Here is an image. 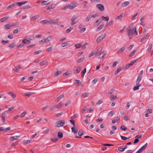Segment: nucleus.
Returning a JSON list of instances; mask_svg holds the SVG:
<instances>
[{"mask_svg": "<svg viewBox=\"0 0 153 153\" xmlns=\"http://www.w3.org/2000/svg\"><path fill=\"white\" fill-rule=\"evenodd\" d=\"M27 2V1H23L22 2H17V3H16V5H19V6H21L22 5L25 4Z\"/></svg>", "mask_w": 153, "mask_h": 153, "instance_id": "nucleus-12", "label": "nucleus"}, {"mask_svg": "<svg viewBox=\"0 0 153 153\" xmlns=\"http://www.w3.org/2000/svg\"><path fill=\"white\" fill-rule=\"evenodd\" d=\"M56 106L57 108H59L62 107V104L61 103V102H60Z\"/></svg>", "mask_w": 153, "mask_h": 153, "instance_id": "nucleus-40", "label": "nucleus"}, {"mask_svg": "<svg viewBox=\"0 0 153 153\" xmlns=\"http://www.w3.org/2000/svg\"><path fill=\"white\" fill-rule=\"evenodd\" d=\"M8 18V17L6 16L3 17L0 19V22H3L6 21L7 19Z\"/></svg>", "mask_w": 153, "mask_h": 153, "instance_id": "nucleus-19", "label": "nucleus"}, {"mask_svg": "<svg viewBox=\"0 0 153 153\" xmlns=\"http://www.w3.org/2000/svg\"><path fill=\"white\" fill-rule=\"evenodd\" d=\"M86 72V68H85L84 69L82 72V77H83L84 75L85 74Z\"/></svg>", "mask_w": 153, "mask_h": 153, "instance_id": "nucleus-48", "label": "nucleus"}, {"mask_svg": "<svg viewBox=\"0 0 153 153\" xmlns=\"http://www.w3.org/2000/svg\"><path fill=\"white\" fill-rule=\"evenodd\" d=\"M101 22V20L100 19H98L97 21L94 22V25H99Z\"/></svg>", "mask_w": 153, "mask_h": 153, "instance_id": "nucleus-25", "label": "nucleus"}, {"mask_svg": "<svg viewBox=\"0 0 153 153\" xmlns=\"http://www.w3.org/2000/svg\"><path fill=\"white\" fill-rule=\"evenodd\" d=\"M106 51H104L101 53L99 54V59H102L106 54Z\"/></svg>", "mask_w": 153, "mask_h": 153, "instance_id": "nucleus-6", "label": "nucleus"}, {"mask_svg": "<svg viewBox=\"0 0 153 153\" xmlns=\"http://www.w3.org/2000/svg\"><path fill=\"white\" fill-rule=\"evenodd\" d=\"M137 85L134 86L133 88V90L134 91L138 90L139 89V87L141 85V84L139 83H137Z\"/></svg>", "mask_w": 153, "mask_h": 153, "instance_id": "nucleus-13", "label": "nucleus"}, {"mask_svg": "<svg viewBox=\"0 0 153 153\" xmlns=\"http://www.w3.org/2000/svg\"><path fill=\"white\" fill-rule=\"evenodd\" d=\"M49 3H50L48 2V1H43L42 2L41 5H46L49 4Z\"/></svg>", "mask_w": 153, "mask_h": 153, "instance_id": "nucleus-23", "label": "nucleus"}, {"mask_svg": "<svg viewBox=\"0 0 153 153\" xmlns=\"http://www.w3.org/2000/svg\"><path fill=\"white\" fill-rule=\"evenodd\" d=\"M9 41L8 40L4 41V40H2L1 41V43H2L3 45L5 44H6L8 43Z\"/></svg>", "mask_w": 153, "mask_h": 153, "instance_id": "nucleus-57", "label": "nucleus"}, {"mask_svg": "<svg viewBox=\"0 0 153 153\" xmlns=\"http://www.w3.org/2000/svg\"><path fill=\"white\" fill-rule=\"evenodd\" d=\"M6 29H8L10 28L9 24H6L4 25Z\"/></svg>", "mask_w": 153, "mask_h": 153, "instance_id": "nucleus-54", "label": "nucleus"}, {"mask_svg": "<svg viewBox=\"0 0 153 153\" xmlns=\"http://www.w3.org/2000/svg\"><path fill=\"white\" fill-rule=\"evenodd\" d=\"M125 15V14L124 13H122L120 15L117 16L116 17V19H117L119 20L120 19H121Z\"/></svg>", "mask_w": 153, "mask_h": 153, "instance_id": "nucleus-21", "label": "nucleus"}, {"mask_svg": "<svg viewBox=\"0 0 153 153\" xmlns=\"http://www.w3.org/2000/svg\"><path fill=\"white\" fill-rule=\"evenodd\" d=\"M88 93H83L82 94V96L83 97L85 98V97H87L88 96Z\"/></svg>", "mask_w": 153, "mask_h": 153, "instance_id": "nucleus-45", "label": "nucleus"}, {"mask_svg": "<svg viewBox=\"0 0 153 153\" xmlns=\"http://www.w3.org/2000/svg\"><path fill=\"white\" fill-rule=\"evenodd\" d=\"M91 18V17L89 15H88L86 18L85 21L86 22H88Z\"/></svg>", "mask_w": 153, "mask_h": 153, "instance_id": "nucleus-47", "label": "nucleus"}, {"mask_svg": "<svg viewBox=\"0 0 153 153\" xmlns=\"http://www.w3.org/2000/svg\"><path fill=\"white\" fill-rule=\"evenodd\" d=\"M16 3H13V4H11V5H9V6H8L7 7V9L11 8L13 7H14V6H16Z\"/></svg>", "mask_w": 153, "mask_h": 153, "instance_id": "nucleus-32", "label": "nucleus"}, {"mask_svg": "<svg viewBox=\"0 0 153 153\" xmlns=\"http://www.w3.org/2000/svg\"><path fill=\"white\" fill-rule=\"evenodd\" d=\"M104 26V25H100L96 29L97 31H99L102 29Z\"/></svg>", "mask_w": 153, "mask_h": 153, "instance_id": "nucleus-22", "label": "nucleus"}, {"mask_svg": "<svg viewBox=\"0 0 153 153\" xmlns=\"http://www.w3.org/2000/svg\"><path fill=\"white\" fill-rule=\"evenodd\" d=\"M146 36H145L143 38H141L140 40V42H143L144 41V40H145L146 38Z\"/></svg>", "mask_w": 153, "mask_h": 153, "instance_id": "nucleus-62", "label": "nucleus"}, {"mask_svg": "<svg viewBox=\"0 0 153 153\" xmlns=\"http://www.w3.org/2000/svg\"><path fill=\"white\" fill-rule=\"evenodd\" d=\"M30 42L31 41L30 40H27L25 38H24L22 41V43L24 45L29 44Z\"/></svg>", "mask_w": 153, "mask_h": 153, "instance_id": "nucleus-8", "label": "nucleus"}, {"mask_svg": "<svg viewBox=\"0 0 153 153\" xmlns=\"http://www.w3.org/2000/svg\"><path fill=\"white\" fill-rule=\"evenodd\" d=\"M57 135L59 139H61L62 137L63 134L62 132H58Z\"/></svg>", "mask_w": 153, "mask_h": 153, "instance_id": "nucleus-26", "label": "nucleus"}, {"mask_svg": "<svg viewBox=\"0 0 153 153\" xmlns=\"http://www.w3.org/2000/svg\"><path fill=\"white\" fill-rule=\"evenodd\" d=\"M88 45V44L85 43H84L82 46H81V48L82 49H84L85 48L86 46Z\"/></svg>", "mask_w": 153, "mask_h": 153, "instance_id": "nucleus-61", "label": "nucleus"}, {"mask_svg": "<svg viewBox=\"0 0 153 153\" xmlns=\"http://www.w3.org/2000/svg\"><path fill=\"white\" fill-rule=\"evenodd\" d=\"M68 8H69L71 10H73L74 7L76 6V5L73 3H71L70 4L68 5Z\"/></svg>", "mask_w": 153, "mask_h": 153, "instance_id": "nucleus-7", "label": "nucleus"}, {"mask_svg": "<svg viewBox=\"0 0 153 153\" xmlns=\"http://www.w3.org/2000/svg\"><path fill=\"white\" fill-rule=\"evenodd\" d=\"M21 69V66L20 65L18 66L17 67H15L13 70L17 72L19 71Z\"/></svg>", "mask_w": 153, "mask_h": 153, "instance_id": "nucleus-29", "label": "nucleus"}, {"mask_svg": "<svg viewBox=\"0 0 153 153\" xmlns=\"http://www.w3.org/2000/svg\"><path fill=\"white\" fill-rule=\"evenodd\" d=\"M98 14L97 13H95L91 15V18H95L98 16Z\"/></svg>", "mask_w": 153, "mask_h": 153, "instance_id": "nucleus-63", "label": "nucleus"}, {"mask_svg": "<svg viewBox=\"0 0 153 153\" xmlns=\"http://www.w3.org/2000/svg\"><path fill=\"white\" fill-rule=\"evenodd\" d=\"M130 4V2L128 1H126L123 2L122 5L123 7H125Z\"/></svg>", "mask_w": 153, "mask_h": 153, "instance_id": "nucleus-17", "label": "nucleus"}, {"mask_svg": "<svg viewBox=\"0 0 153 153\" xmlns=\"http://www.w3.org/2000/svg\"><path fill=\"white\" fill-rule=\"evenodd\" d=\"M31 7L30 6L27 5H26L22 7H21V8L22 9H27L30 8Z\"/></svg>", "mask_w": 153, "mask_h": 153, "instance_id": "nucleus-27", "label": "nucleus"}, {"mask_svg": "<svg viewBox=\"0 0 153 153\" xmlns=\"http://www.w3.org/2000/svg\"><path fill=\"white\" fill-rule=\"evenodd\" d=\"M136 51V50H133L132 51H131L129 55V56L130 57L132 56L134 54V53Z\"/></svg>", "mask_w": 153, "mask_h": 153, "instance_id": "nucleus-46", "label": "nucleus"}, {"mask_svg": "<svg viewBox=\"0 0 153 153\" xmlns=\"http://www.w3.org/2000/svg\"><path fill=\"white\" fill-rule=\"evenodd\" d=\"M73 29V28L71 27H70L66 31V33H69Z\"/></svg>", "mask_w": 153, "mask_h": 153, "instance_id": "nucleus-38", "label": "nucleus"}, {"mask_svg": "<svg viewBox=\"0 0 153 153\" xmlns=\"http://www.w3.org/2000/svg\"><path fill=\"white\" fill-rule=\"evenodd\" d=\"M83 134V131H79L78 132V134L80 137L82 136Z\"/></svg>", "mask_w": 153, "mask_h": 153, "instance_id": "nucleus-53", "label": "nucleus"}, {"mask_svg": "<svg viewBox=\"0 0 153 153\" xmlns=\"http://www.w3.org/2000/svg\"><path fill=\"white\" fill-rule=\"evenodd\" d=\"M71 130L72 131V132L74 133H76L78 131L77 128H76L75 126H74V127L71 128Z\"/></svg>", "mask_w": 153, "mask_h": 153, "instance_id": "nucleus-18", "label": "nucleus"}, {"mask_svg": "<svg viewBox=\"0 0 153 153\" xmlns=\"http://www.w3.org/2000/svg\"><path fill=\"white\" fill-rule=\"evenodd\" d=\"M126 49V48L124 47H122L117 52V53H122Z\"/></svg>", "mask_w": 153, "mask_h": 153, "instance_id": "nucleus-20", "label": "nucleus"}, {"mask_svg": "<svg viewBox=\"0 0 153 153\" xmlns=\"http://www.w3.org/2000/svg\"><path fill=\"white\" fill-rule=\"evenodd\" d=\"M61 74V72L59 71H57V72L54 73V75L56 76H58L59 75Z\"/></svg>", "mask_w": 153, "mask_h": 153, "instance_id": "nucleus-39", "label": "nucleus"}, {"mask_svg": "<svg viewBox=\"0 0 153 153\" xmlns=\"http://www.w3.org/2000/svg\"><path fill=\"white\" fill-rule=\"evenodd\" d=\"M152 44H150L149 45V46L147 49V50L149 51H150L151 50L152 47Z\"/></svg>", "mask_w": 153, "mask_h": 153, "instance_id": "nucleus-49", "label": "nucleus"}, {"mask_svg": "<svg viewBox=\"0 0 153 153\" xmlns=\"http://www.w3.org/2000/svg\"><path fill=\"white\" fill-rule=\"evenodd\" d=\"M141 79L142 78L141 76H138L136 81V83L137 84L139 83V82L140 81Z\"/></svg>", "mask_w": 153, "mask_h": 153, "instance_id": "nucleus-34", "label": "nucleus"}, {"mask_svg": "<svg viewBox=\"0 0 153 153\" xmlns=\"http://www.w3.org/2000/svg\"><path fill=\"white\" fill-rule=\"evenodd\" d=\"M51 140L53 142H55L58 140V139L57 138H53L51 139Z\"/></svg>", "mask_w": 153, "mask_h": 153, "instance_id": "nucleus-59", "label": "nucleus"}, {"mask_svg": "<svg viewBox=\"0 0 153 153\" xmlns=\"http://www.w3.org/2000/svg\"><path fill=\"white\" fill-rule=\"evenodd\" d=\"M132 26L130 25L128 26V27L127 28V30L128 31V35L129 37V39H130L131 37L130 36L131 35V31L132 29Z\"/></svg>", "mask_w": 153, "mask_h": 153, "instance_id": "nucleus-3", "label": "nucleus"}, {"mask_svg": "<svg viewBox=\"0 0 153 153\" xmlns=\"http://www.w3.org/2000/svg\"><path fill=\"white\" fill-rule=\"evenodd\" d=\"M146 112L147 114H150L152 113V110L151 109H149L147 110Z\"/></svg>", "mask_w": 153, "mask_h": 153, "instance_id": "nucleus-60", "label": "nucleus"}, {"mask_svg": "<svg viewBox=\"0 0 153 153\" xmlns=\"http://www.w3.org/2000/svg\"><path fill=\"white\" fill-rule=\"evenodd\" d=\"M68 43L66 42L63 43L61 44V47H64L67 46L68 45Z\"/></svg>", "mask_w": 153, "mask_h": 153, "instance_id": "nucleus-52", "label": "nucleus"}, {"mask_svg": "<svg viewBox=\"0 0 153 153\" xmlns=\"http://www.w3.org/2000/svg\"><path fill=\"white\" fill-rule=\"evenodd\" d=\"M81 71V67L80 66H78L77 67V68L76 70V73H79Z\"/></svg>", "mask_w": 153, "mask_h": 153, "instance_id": "nucleus-51", "label": "nucleus"}, {"mask_svg": "<svg viewBox=\"0 0 153 153\" xmlns=\"http://www.w3.org/2000/svg\"><path fill=\"white\" fill-rule=\"evenodd\" d=\"M30 143V140H27L24 141H23V143L24 144H27L28 143Z\"/></svg>", "mask_w": 153, "mask_h": 153, "instance_id": "nucleus-55", "label": "nucleus"}, {"mask_svg": "<svg viewBox=\"0 0 153 153\" xmlns=\"http://www.w3.org/2000/svg\"><path fill=\"white\" fill-rule=\"evenodd\" d=\"M102 47H100L98 49L96 53H95V55L99 53L102 50Z\"/></svg>", "mask_w": 153, "mask_h": 153, "instance_id": "nucleus-28", "label": "nucleus"}, {"mask_svg": "<svg viewBox=\"0 0 153 153\" xmlns=\"http://www.w3.org/2000/svg\"><path fill=\"white\" fill-rule=\"evenodd\" d=\"M65 123L64 120H59L56 122L55 123V127H59L63 126Z\"/></svg>", "mask_w": 153, "mask_h": 153, "instance_id": "nucleus-2", "label": "nucleus"}, {"mask_svg": "<svg viewBox=\"0 0 153 153\" xmlns=\"http://www.w3.org/2000/svg\"><path fill=\"white\" fill-rule=\"evenodd\" d=\"M105 37V35L102 34L97 39L96 41L97 43L101 42Z\"/></svg>", "mask_w": 153, "mask_h": 153, "instance_id": "nucleus-5", "label": "nucleus"}, {"mask_svg": "<svg viewBox=\"0 0 153 153\" xmlns=\"http://www.w3.org/2000/svg\"><path fill=\"white\" fill-rule=\"evenodd\" d=\"M56 5L54 4H51L47 8V10H49L51 9H53L55 8Z\"/></svg>", "mask_w": 153, "mask_h": 153, "instance_id": "nucleus-11", "label": "nucleus"}, {"mask_svg": "<svg viewBox=\"0 0 153 153\" xmlns=\"http://www.w3.org/2000/svg\"><path fill=\"white\" fill-rule=\"evenodd\" d=\"M39 18V16L38 15H35L32 17H31L30 18L31 19L32 21H34L36 19H37L38 18Z\"/></svg>", "mask_w": 153, "mask_h": 153, "instance_id": "nucleus-15", "label": "nucleus"}, {"mask_svg": "<svg viewBox=\"0 0 153 153\" xmlns=\"http://www.w3.org/2000/svg\"><path fill=\"white\" fill-rule=\"evenodd\" d=\"M16 46L15 43H11L9 45V46L11 48H12Z\"/></svg>", "mask_w": 153, "mask_h": 153, "instance_id": "nucleus-56", "label": "nucleus"}, {"mask_svg": "<svg viewBox=\"0 0 153 153\" xmlns=\"http://www.w3.org/2000/svg\"><path fill=\"white\" fill-rule=\"evenodd\" d=\"M52 47H50L48 48L46 50V52H49L52 50Z\"/></svg>", "mask_w": 153, "mask_h": 153, "instance_id": "nucleus-64", "label": "nucleus"}, {"mask_svg": "<svg viewBox=\"0 0 153 153\" xmlns=\"http://www.w3.org/2000/svg\"><path fill=\"white\" fill-rule=\"evenodd\" d=\"M52 37L51 36H49L46 39H44L45 42H48L51 40Z\"/></svg>", "mask_w": 153, "mask_h": 153, "instance_id": "nucleus-14", "label": "nucleus"}, {"mask_svg": "<svg viewBox=\"0 0 153 153\" xmlns=\"http://www.w3.org/2000/svg\"><path fill=\"white\" fill-rule=\"evenodd\" d=\"M118 150L120 152H123L124 150V146H122L119 147L118 148Z\"/></svg>", "mask_w": 153, "mask_h": 153, "instance_id": "nucleus-31", "label": "nucleus"}, {"mask_svg": "<svg viewBox=\"0 0 153 153\" xmlns=\"http://www.w3.org/2000/svg\"><path fill=\"white\" fill-rule=\"evenodd\" d=\"M84 57L81 58L78 60V61H77V63H79L81 62H82L84 60Z\"/></svg>", "mask_w": 153, "mask_h": 153, "instance_id": "nucleus-50", "label": "nucleus"}, {"mask_svg": "<svg viewBox=\"0 0 153 153\" xmlns=\"http://www.w3.org/2000/svg\"><path fill=\"white\" fill-rule=\"evenodd\" d=\"M41 23L42 24L49 23L51 25H59V22H54L53 20L51 19H45V20H42L41 21Z\"/></svg>", "mask_w": 153, "mask_h": 153, "instance_id": "nucleus-1", "label": "nucleus"}, {"mask_svg": "<svg viewBox=\"0 0 153 153\" xmlns=\"http://www.w3.org/2000/svg\"><path fill=\"white\" fill-rule=\"evenodd\" d=\"M27 114L26 111H24L20 115V117L22 118H23Z\"/></svg>", "mask_w": 153, "mask_h": 153, "instance_id": "nucleus-36", "label": "nucleus"}, {"mask_svg": "<svg viewBox=\"0 0 153 153\" xmlns=\"http://www.w3.org/2000/svg\"><path fill=\"white\" fill-rule=\"evenodd\" d=\"M116 98V96L114 95L111 96L110 98V99L111 100H114Z\"/></svg>", "mask_w": 153, "mask_h": 153, "instance_id": "nucleus-42", "label": "nucleus"}, {"mask_svg": "<svg viewBox=\"0 0 153 153\" xmlns=\"http://www.w3.org/2000/svg\"><path fill=\"white\" fill-rule=\"evenodd\" d=\"M77 17L75 15H74L72 17V19H71V25H74L76 23L75 22H74V20L76 19Z\"/></svg>", "mask_w": 153, "mask_h": 153, "instance_id": "nucleus-10", "label": "nucleus"}, {"mask_svg": "<svg viewBox=\"0 0 153 153\" xmlns=\"http://www.w3.org/2000/svg\"><path fill=\"white\" fill-rule=\"evenodd\" d=\"M74 46L76 48H79L81 47V45L79 43L75 44Z\"/></svg>", "mask_w": 153, "mask_h": 153, "instance_id": "nucleus-35", "label": "nucleus"}, {"mask_svg": "<svg viewBox=\"0 0 153 153\" xmlns=\"http://www.w3.org/2000/svg\"><path fill=\"white\" fill-rule=\"evenodd\" d=\"M96 7L101 11H103L104 10V6L101 4H98L96 5Z\"/></svg>", "mask_w": 153, "mask_h": 153, "instance_id": "nucleus-4", "label": "nucleus"}, {"mask_svg": "<svg viewBox=\"0 0 153 153\" xmlns=\"http://www.w3.org/2000/svg\"><path fill=\"white\" fill-rule=\"evenodd\" d=\"M46 64V62L45 61H43L40 63L39 65L41 66L44 65Z\"/></svg>", "mask_w": 153, "mask_h": 153, "instance_id": "nucleus-41", "label": "nucleus"}, {"mask_svg": "<svg viewBox=\"0 0 153 153\" xmlns=\"http://www.w3.org/2000/svg\"><path fill=\"white\" fill-rule=\"evenodd\" d=\"M121 68H118L117 70L114 72V74L116 75L119 73L121 71Z\"/></svg>", "mask_w": 153, "mask_h": 153, "instance_id": "nucleus-30", "label": "nucleus"}, {"mask_svg": "<svg viewBox=\"0 0 153 153\" xmlns=\"http://www.w3.org/2000/svg\"><path fill=\"white\" fill-rule=\"evenodd\" d=\"M95 51H92L89 55L88 57H91V56H92L93 55H95Z\"/></svg>", "mask_w": 153, "mask_h": 153, "instance_id": "nucleus-43", "label": "nucleus"}, {"mask_svg": "<svg viewBox=\"0 0 153 153\" xmlns=\"http://www.w3.org/2000/svg\"><path fill=\"white\" fill-rule=\"evenodd\" d=\"M64 97V95L63 94H62L56 100V102H58L60 100L63 98Z\"/></svg>", "mask_w": 153, "mask_h": 153, "instance_id": "nucleus-24", "label": "nucleus"}, {"mask_svg": "<svg viewBox=\"0 0 153 153\" xmlns=\"http://www.w3.org/2000/svg\"><path fill=\"white\" fill-rule=\"evenodd\" d=\"M131 35H135L136 36L137 34V33L136 30V27L134 28L131 31Z\"/></svg>", "mask_w": 153, "mask_h": 153, "instance_id": "nucleus-9", "label": "nucleus"}, {"mask_svg": "<svg viewBox=\"0 0 153 153\" xmlns=\"http://www.w3.org/2000/svg\"><path fill=\"white\" fill-rule=\"evenodd\" d=\"M19 136H15L13 137H10V140L11 141H13L14 140H16L18 139Z\"/></svg>", "mask_w": 153, "mask_h": 153, "instance_id": "nucleus-16", "label": "nucleus"}, {"mask_svg": "<svg viewBox=\"0 0 153 153\" xmlns=\"http://www.w3.org/2000/svg\"><path fill=\"white\" fill-rule=\"evenodd\" d=\"M101 18L102 19H105V20L106 21H108L109 19V18L108 16L105 17L104 16H102Z\"/></svg>", "mask_w": 153, "mask_h": 153, "instance_id": "nucleus-37", "label": "nucleus"}, {"mask_svg": "<svg viewBox=\"0 0 153 153\" xmlns=\"http://www.w3.org/2000/svg\"><path fill=\"white\" fill-rule=\"evenodd\" d=\"M8 94H9L12 97L15 98L16 97V96L14 95V94L12 92H9Z\"/></svg>", "mask_w": 153, "mask_h": 153, "instance_id": "nucleus-33", "label": "nucleus"}, {"mask_svg": "<svg viewBox=\"0 0 153 153\" xmlns=\"http://www.w3.org/2000/svg\"><path fill=\"white\" fill-rule=\"evenodd\" d=\"M45 43V41L44 39H42L41 41H40L39 42V45H42V44H43L44 43Z\"/></svg>", "mask_w": 153, "mask_h": 153, "instance_id": "nucleus-58", "label": "nucleus"}, {"mask_svg": "<svg viewBox=\"0 0 153 153\" xmlns=\"http://www.w3.org/2000/svg\"><path fill=\"white\" fill-rule=\"evenodd\" d=\"M120 129L122 130L126 131L127 130V128L125 127L124 126H121L120 128Z\"/></svg>", "mask_w": 153, "mask_h": 153, "instance_id": "nucleus-44", "label": "nucleus"}]
</instances>
